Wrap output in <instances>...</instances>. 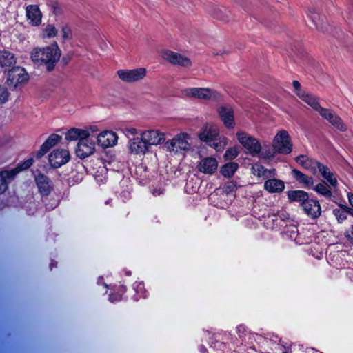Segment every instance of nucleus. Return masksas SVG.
Wrapping results in <instances>:
<instances>
[{
  "mask_svg": "<svg viewBox=\"0 0 353 353\" xmlns=\"http://www.w3.org/2000/svg\"><path fill=\"white\" fill-rule=\"evenodd\" d=\"M61 57V50L57 43L44 48H34L30 54L32 61L38 65H43L52 71Z\"/></svg>",
  "mask_w": 353,
  "mask_h": 353,
  "instance_id": "1",
  "label": "nucleus"
},
{
  "mask_svg": "<svg viewBox=\"0 0 353 353\" xmlns=\"http://www.w3.org/2000/svg\"><path fill=\"white\" fill-rule=\"evenodd\" d=\"M198 136L201 141L206 143L217 152L223 150L228 143L227 138L219 134V127L213 123H206Z\"/></svg>",
  "mask_w": 353,
  "mask_h": 353,
  "instance_id": "2",
  "label": "nucleus"
},
{
  "mask_svg": "<svg viewBox=\"0 0 353 353\" xmlns=\"http://www.w3.org/2000/svg\"><path fill=\"white\" fill-rule=\"evenodd\" d=\"M236 137L248 154L252 157H256L260 154L262 147L257 139L245 132H238Z\"/></svg>",
  "mask_w": 353,
  "mask_h": 353,
  "instance_id": "3",
  "label": "nucleus"
},
{
  "mask_svg": "<svg viewBox=\"0 0 353 353\" xmlns=\"http://www.w3.org/2000/svg\"><path fill=\"white\" fill-rule=\"evenodd\" d=\"M310 106L314 110L317 111L323 118L327 120L333 126L339 130L345 131L346 130V126L343 123L341 119L334 114L331 110L322 108L319 105L317 98L310 105Z\"/></svg>",
  "mask_w": 353,
  "mask_h": 353,
  "instance_id": "4",
  "label": "nucleus"
},
{
  "mask_svg": "<svg viewBox=\"0 0 353 353\" xmlns=\"http://www.w3.org/2000/svg\"><path fill=\"white\" fill-rule=\"evenodd\" d=\"M29 75L23 68L17 66L9 70L7 77V84L13 88L23 86L28 81Z\"/></svg>",
  "mask_w": 353,
  "mask_h": 353,
  "instance_id": "5",
  "label": "nucleus"
},
{
  "mask_svg": "<svg viewBox=\"0 0 353 353\" xmlns=\"http://www.w3.org/2000/svg\"><path fill=\"white\" fill-rule=\"evenodd\" d=\"M117 74L121 81L134 83L145 79L147 75V70L142 67L134 69H121L117 72Z\"/></svg>",
  "mask_w": 353,
  "mask_h": 353,
  "instance_id": "6",
  "label": "nucleus"
},
{
  "mask_svg": "<svg viewBox=\"0 0 353 353\" xmlns=\"http://www.w3.org/2000/svg\"><path fill=\"white\" fill-rule=\"evenodd\" d=\"M182 94L185 97H192L204 100H219L221 95L216 91L204 88H188L183 90Z\"/></svg>",
  "mask_w": 353,
  "mask_h": 353,
  "instance_id": "7",
  "label": "nucleus"
},
{
  "mask_svg": "<svg viewBox=\"0 0 353 353\" xmlns=\"http://www.w3.org/2000/svg\"><path fill=\"white\" fill-rule=\"evenodd\" d=\"M272 146L277 153L290 154L292 150V143L288 132L285 130L279 131L274 138Z\"/></svg>",
  "mask_w": 353,
  "mask_h": 353,
  "instance_id": "8",
  "label": "nucleus"
},
{
  "mask_svg": "<svg viewBox=\"0 0 353 353\" xmlns=\"http://www.w3.org/2000/svg\"><path fill=\"white\" fill-rule=\"evenodd\" d=\"M190 136L188 133H181L177 134L171 141L165 143V147L170 152H182L190 150V143L188 141Z\"/></svg>",
  "mask_w": 353,
  "mask_h": 353,
  "instance_id": "9",
  "label": "nucleus"
},
{
  "mask_svg": "<svg viewBox=\"0 0 353 353\" xmlns=\"http://www.w3.org/2000/svg\"><path fill=\"white\" fill-rule=\"evenodd\" d=\"M139 136L146 143L148 147L158 145L163 143L165 141V134L157 129H149L139 132Z\"/></svg>",
  "mask_w": 353,
  "mask_h": 353,
  "instance_id": "10",
  "label": "nucleus"
},
{
  "mask_svg": "<svg viewBox=\"0 0 353 353\" xmlns=\"http://www.w3.org/2000/svg\"><path fill=\"white\" fill-rule=\"evenodd\" d=\"M95 142L89 137L83 138L78 141L75 152L77 156L81 159H85L92 155L95 151Z\"/></svg>",
  "mask_w": 353,
  "mask_h": 353,
  "instance_id": "11",
  "label": "nucleus"
},
{
  "mask_svg": "<svg viewBox=\"0 0 353 353\" xmlns=\"http://www.w3.org/2000/svg\"><path fill=\"white\" fill-rule=\"evenodd\" d=\"M70 153L65 149H57L49 155V162L53 168H59L70 160Z\"/></svg>",
  "mask_w": 353,
  "mask_h": 353,
  "instance_id": "12",
  "label": "nucleus"
},
{
  "mask_svg": "<svg viewBox=\"0 0 353 353\" xmlns=\"http://www.w3.org/2000/svg\"><path fill=\"white\" fill-rule=\"evenodd\" d=\"M163 57L170 63L184 68H190L192 64V61L188 57L171 50L165 51Z\"/></svg>",
  "mask_w": 353,
  "mask_h": 353,
  "instance_id": "13",
  "label": "nucleus"
},
{
  "mask_svg": "<svg viewBox=\"0 0 353 353\" xmlns=\"http://www.w3.org/2000/svg\"><path fill=\"white\" fill-rule=\"evenodd\" d=\"M97 143L103 148L113 147L117 143L118 137L111 130H105L99 133L97 138Z\"/></svg>",
  "mask_w": 353,
  "mask_h": 353,
  "instance_id": "14",
  "label": "nucleus"
},
{
  "mask_svg": "<svg viewBox=\"0 0 353 353\" xmlns=\"http://www.w3.org/2000/svg\"><path fill=\"white\" fill-rule=\"evenodd\" d=\"M197 169L203 174H213L218 169V161L212 157L203 158L198 163Z\"/></svg>",
  "mask_w": 353,
  "mask_h": 353,
  "instance_id": "15",
  "label": "nucleus"
},
{
  "mask_svg": "<svg viewBox=\"0 0 353 353\" xmlns=\"http://www.w3.org/2000/svg\"><path fill=\"white\" fill-rule=\"evenodd\" d=\"M128 149L132 154H145L149 150L143 137H134L130 139L128 145Z\"/></svg>",
  "mask_w": 353,
  "mask_h": 353,
  "instance_id": "16",
  "label": "nucleus"
},
{
  "mask_svg": "<svg viewBox=\"0 0 353 353\" xmlns=\"http://www.w3.org/2000/svg\"><path fill=\"white\" fill-rule=\"evenodd\" d=\"M26 17L29 23L38 26L41 23L42 14L37 5H29L26 8Z\"/></svg>",
  "mask_w": 353,
  "mask_h": 353,
  "instance_id": "17",
  "label": "nucleus"
},
{
  "mask_svg": "<svg viewBox=\"0 0 353 353\" xmlns=\"http://www.w3.org/2000/svg\"><path fill=\"white\" fill-rule=\"evenodd\" d=\"M302 206L305 214L311 218L316 219L321 214V205L316 200L308 199L302 203Z\"/></svg>",
  "mask_w": 353,
  "mask_h": 353,
  "instance_id": "18",
  "label": "nucleus"
},
{
  "mask_svg": "<svg viewBox=\"0 0 353 353\" xmlns=\"http://www.w3.org/2000/svg\"><path fill=\"white\" fill-rule=\"evenodd\" d=\"M316 168L318 169L321 175L330 183V187L335 188L338 185L337 179L329 168L322 163H315Z\"/></svg>",
  "mask_w": 353,
  "mask_h": 353,
  "instance_id": "19",
  "label": "nucleus"
},
{
  "mask_svg": "<svg viewBox=\"0 0 353 353\" xmlns=\"http://www.w3.org/2000/svg\"><path fill=\"white\" fill-rule=\"evenodd\" d=\"M219 117L228 128H233L234 126V112L230 107H220L218 109Z\"/></svg>",
  "mask_w": 353,
  "mask_h": 353,
  "instance_id": "20",
  "label": "nucleus"
},
{
  "mask_svg": "<svg viewBox=\"0 0 353 353\" xmlns=\"http://www.w3.org/2000/svg\"><path fill=\"white\" fill-rule=\"evenodd\" d=\"M35 181L39 192L42 195H48L52 188L48 177L43 174L35 175Z\"/></svg>",
  "mask_w": 353,
  "mask_h": 353,
  "instance_id": "21",
  "label": "nucleus"
},
{
  "mask_svg": "<svg viewBox=\"0 0 353 353\" xmlns=\"http://www.w3.org/2000/svg\"><path fill=\"white\" fill-rule=\"evenodd\" d=\"M61 139V137L58 134H50L47 140L41 145L37 156L38 157L43 156L51 148L58 143Z\"/></svg>",
  "mask_w": 353,
  "mask_h": 353,
  "instance_id": "22",
  "label": "nucleus"
},
{
  "mask_svg": "<svg viewBox=\"0 0 353 353\" xmlns=\"http://www.w3.org/2000/svg\"><path fill=\"white\" fill-rule=\"evenodd\" d=\"M288 214L284 211H281L278 215L271 214L268 215L265 225L267 228H276L283 226L282 222L288 219Z\"/></svg>",
  "mask_w": 353,
  "mask_h": 353,
  "instance_id": "23",
  "label": "nucleus"
},
{
  "mask_svg": "<svg viewBox=\"0 0 353 353\" xmlns=\"http://www.w3.org/2000/svg\"><path fill=\"white\" fill-rule=\"evenodd\" d=\"M307 17L312 21L314 26L319 30L323 28L326 23V18L321 15L316 9L310 8L307 12Z\"/></svg>",
  "mask_w": 353,
  "mask_h": 353,
  "instance_id": "24",
  "label": "nucleus"
},
{
  "mask_svg": "<svg viewBox=\"0 0 353 353\" xmlns=\"http://www.w3.org/2000/svg\"><path fill=\"white\" fill-rule=\"evenodd\" d=\"M292 85L296 94L299 97V99L305 102L307 105H310L316 99L312 94L301 90V84L298 81H293Z\"/></svg>",
  "mask_w": 353,
  "mask_h": 353,
  "instance_id": "25",
  "label": "nucleus"
},
{
  "mask_svg": "<svg viewBox=\"0 0 353 353\" xmlns=\"http://www.w3.org/2000/svg\"><path fill=\"white\" fill-rule=\"evenodd\" d=\"M33 163V159H28L21 164H19L15 168L10 170H3L1 176L8 177V179H14V176L20 172L29 168Z\"/></svg>",
  "mask_w": 353,
  "mask_h": 353,
  "instance_id": "26",
  "label": "nucleus"
},
{
  "mask_svg": "<svg viewBox=\"0 0 353 353\" xmlns=\"http://www.w3.org/2000/svg\"><path fill=\"white\" fill-rule=\"evenodd\" d=\"M264 188L269 192H281L285 188L284 182L277 179H270L265 181Z\"/></svg>",
  "mask_w": 353,
  "mask_h": 353,
  "instance_id": "27",
  "label": "nucleus"
},
{
  "mask_svg": "<svg viewBox=\"0 0 353 353\" xmlns=\"http://www.w3.org/2000/svg\"><path fill=\"white\" fill-rule=\"evenodd\" d=\"M252 172L254 175L259 177H263L268 179L270 177H274L276 176L275 169H266L263 165L256 163L252 166Z\"/></svg>",
  "mask_w": 353,
  "mask_h": 353,
  "instance_id": "28",
  "label": "nucleus"
},
{
  "mask_svg": "<svg viewBox=\"0 0 353 353\" xmlns=\"http://www.w3.org/2000/svg\"><path fill=\"white\" fill-rule=\"evenodd\" d=\"M16 63V59L9 51H0V68L7 70Z\"/></svg>",
  "mask_w": 353,
  "mask_h": 353,
  "instance_id": "29",
  "label": "nucleus"
},
{
  "mask_svg": "<svg viewBox=\"0 0 353 353\" xmlns=\"http://www.w3.org/2000/svg\"><path fill=\"white\" fill-rule=\"evenodd\" d=\"M83 138H85V132L83 129L72 128L69 129L65 133V139L67 141H78Z\"/></svg>",
  "mask_w": 353,
  "mask_h": 353,
  "instance_id": "30",
  "label": "nucleus"
},
{
  "mask_svg": "<svg viewBox=\"0 0 353 353\" xmlns=\"http://www.w3.org/2000/svg\"><path fill=\"white\" fill-rule=\"evenodd\" d=\"M292 174L294 177L299 183L304 184L307 188H311L313 186L314 181L312 177L309 176L297 170H293Z\"/></svg>",
  "mask_w": 353,
  "mask_h": 353,
  "instance_id": "31",
  "label": "nucleus"
},
{
  "mask_svg": "<svg viewBox=\"0 0 353 353\" xmlns=\"http://www.w3.org/2000/svg\"><path fill=\"white\" fill-rule=\"evenodd\" d=\"M288 196L291 201H300L302 203L308 200L307 194L303 190L289 191Z\"/></svg>",
  "mask_w": 353,
  "mask_h": 353,
  "instance_id": "32",
  "label": "nucleus"
},
{
  "mask_svg": "<svg viewBox=\"0 0 353 353\" xmlns=\"http://www.w3.org/2000/svg\"><path fill=\"white\" fill-rule=\"evenodd\" d=\"M295 160L297 163L307 169L310 168H316L315 163H319L309 158L307 155H299L296 157Z\"/></svg>",
  "mask_w": 353,
  "mask_h": 353,
  "instance_id": "33",
  "label": "nucleus"
},
{
  "mask_svg": "<svg viewBox=\"0 0 353 353\" xmlns=\"http://www.w3.org/2000/svg\"><path fill=\"white\" fill-rule=\"evenodd\" d=\"M239 165L236 163L230 162L223 165L220 172L223 176L225 177H231L234 175Z\"/></svg>",
  "mask_w": 353,
  "mask_h": 353,
  "instance_id": "34",
  "label": "nucleus"
},
{
  "mask_svg": "<svg viewBox=\"0 0 353 353\" xmlns=\"http://www.w3.org/2000/svg\"><path fill=\"white\" fill-rule=\"evenodd\" d=\"M314 190L326 199H331L332 197V192L330 187L324 183H319L314 188Z\"/></svg>",
  "mask_w": 353,
  "mask_h": 353,
  "instance_id": "35",
  "label": "nucleus"
},
{
  "mask_svg": "<svg viewBox=\"0 0 353 353\" xmlns=\"http://www.w3.org/2000/svg\"><path fill=\"white\" fill-rule=\"evenodd\" d=\"M332 213L337 221L340 223H343L344 221L347 219V216L345 215V212L341 208V205L339 208H335L333 210Z\"/></svg>",
  "mask_w": 353,
  "mask_h": 353,
  "instance_id": "36",
  "label": "nucleus"
},
{
  "mask_svg": "<svg viewBox=\"0 0 353 353\" xmlns=\"http://www.w3.org/2000/svg\"><path fill=\"white\" fill-rule=\"evenodd\" d=\"M133 288L139 297H146V291L143 283L135 282L133 285Z\"/></svg>",
  "mask_w": 353,
  "mask_h": 353,
  "instance_id": "37",
  "label": "nucleus"
},
{
  "mask_svg": "<svg viewBox=\"0 0 353 353\" xmlns=\"http://www.w3.org/2000/svg\"><path fill=\"white\" fill-rule=\"evenodd\" d=\"M57 30L52 25H48L43 30V37L47 38L54 37L57 35Z\"/></svg>",
  "mask_w": 353,
  "mask_h": 353,
  "instance_id": "38",
  "label": "nucleus"
},
{
  "mask_svg": "<svg viewBox=\"0 0 353 353\" xmlns=\"http://www.w3.org/2000/svg\"><path fill=\"white\" fill-rule=\"evenodd\" d=\"M126 291V288L123 285H121L119 287V294H111L109 296V300L112 303H114L119 301L121 299V296Z\"/></svg>",
  "mask_w": 353,
  "mask_h": 353,
  "instance_id": "39",
  "label": "nucleus"
},
{
  "mask_svg": "<svg viewBox=\"0 0 353 353\" xmlns=\"http://www.w3.org/2000/svg\"><path fill=\"white\" fill-rule=\"evenodd\" d=\"M239 154V151L236 148H228L225 154L224 157L227 160H232L235 159Z\"/></svg>",
  "mask_w": 353,
  "mask_h": 353,
  "instance_id": "40",
  "label": "nucleus"
},
{
  "mask_svg": "<svg viewBox=\"0 0 353 353\" xmlns=\"http://www.w3.org/2000/svg\"><path fill=\"white\" fill-rule=\"evenodd\" d=\"M276 153H277V152L274 150V148L273 149L268 148L267 150L261 151L260 154L258 156H259L262 159H270L272 157H274V156Z\"/></svg>",
  "mask_w": 353,
  "mask_h": 353,
  "instance_id": "41",
  "label": "nucleus"
},
{
  "mask_svg": "<svg viewBox=\"0 0 353 353\" xmlns=\"http://www.w3.org/2000/svg\"><path fill=\"white\" fill-rule=\"evenodd\" d=\"M3 171L0 172V194L3 193L8 188V181L12 179L1 176Z\"/></svg>",
  "mask_w": 353,
  "mask_h": 353,
  "instance_id": "42",
  "label": "nucleus"
},
{
  "mask_svg": "<svg viewBox=\"0 0 353 353\" xmlns=\"http://www.w3.org/2000/svg\"><path fill=\"white\" fill-rule=\"evenodd\" d=\"M99 130L98 127L94 125H90L85 127L83 131L85 132V137L90 138V136L97 132Z\"/></svg>",
  "mask_w": 353,
  "mask_h": 353,
  "instance_id": "43",
  "label": "nucleus"
},
{
  "mask_svg": "<svg viewBox=\"0 0 353 353\" xmlns=\"http://www.w3.org/2000/svg\"><path fill=\"white\" fill-rule=\"evenodd\" d=\"M8 92L4 86L0 85V103H3L8 100Z\"/></svg>",
  "mask_w": 353,
  "mask_h": 353,
  "instance_id": "44",
  "label": "nucleus"
},
{
  "mask_svg": "<svg viewBox=\"0 0 353 353\" xmlns=\"http://www.w3.org/2000/svg\"><path fill=\"white\" fill-rule=\"evenodd\" d=\"M345 236L350 243L353 244V224L345 230Z\"/></svg>",
  "mask_w": 353,
  "mask_h": 353,
  "instance_id": "45",
  "label": "nucleus"
},
{
  "mask_svg": "<svg viewBox=\"0 0 353 353\" xmlns=\"http://www.w3.org/2000/svg\"><path fill=\"white\" fill-rule=\"evenodd\" d=\"M124 134L129 137V136H135L137 134H139V132H138V130L134 128H125L123 130Z\"/></svg>",
  "mask_w": 353,
  "mask_h": 353,
  "instance_id": "46",
  "label": "nucleus"
},
{
  "mask_svg": "<svg viewBox=\"0 0 353 353\" xmlns=\"http://www.w3.org/2000/svg\"><path fill=\"white\" fill-rule=\"evenodd\" d=\"M61 32H62V36H63V39H68L71 37V34H72L71 30H70V27H68L67 26H63L62 28Z\"/></svg>",
  "mask_w": 353,
  "mask_h": 353,
  "instance_id": "47",
  "label": "nucleus"
},
{
  "mask_svg": "<svg viewBox=\"0 0 353 353\" xmlns=\"http://www.w3.org/2000/svg\"><path fill=\"white\" fill-rule=\"evenodd\" d=\"M236 329L239 337H243V335H245V332H247V329L245 326H244L243 325H238Z\"/></svg>",
  "mask_w": 353,
  "mask_h": 353,
  "instance_id": "48",
  "label": "nucleus"
},
{
  "mask_svg": "<svg viewBox=\"0 0 353 353\" xmlns=\"http://www.w3.org/2000/svg\"><path fill=\"white\" fill-rule=\"evenodd\" d=\"M210 14L216 19H221V10L219 8H214L213 10L210 11Z\"/></svg>",
  "mask_w": 353,
  "mask_h": 353,
  "instance_id": "49",
  "label": "nucleus"
},
{
  "mask_svg": "<svg viewBox=\"0 0 353 353\" xmlns=\"http://www.w3.org/2000/svg\"><path fill=\"white\" fill-rule=\"evenodd\" d=\"M224 189L227 192L233 191L234 189V185L232 183H228L224 186Z\"/></svg>",
  "mask_w": 353,
  "mask_h": 353,
  "instance_id": "50",
  "label": "nucleus"
},
{
  "mask_svg": "<svg viewBox=\"0 0 353 353\" xmlns=\"http://www.w3.org/2000/svg\"><path fill=\"white\" fill-rule=\"evenodd\" d=\"M290 228V233H291L290 237L291 238L295 237V235L296 234V233L298 232L296 227L294 225H292Z\"/></svg>",
  "mask_w": 353,
  "mask_h": 353,
  "instance_id": "51",
  "label": "nucleus"
},
{
  "mask_svg": "<svg viewBox=\"0 0 353 353\" xmlns=\"http://www.w3.org/2000/svg\"><path fill=\"white\" fill-rule=\"evenodd\" d=\"M95 179L97 182L101 183H105L106 181V178L105 176L100 177V176H99V175L95 176Z\"/></svg>",
  "mask_w": 353,
  "mask_h": 353,
  "instance_id": "52",
  "label": "nucleus"
},
{
  "mask_svg": "<svg viewBox=\"0 0 353 353\" xmlns=\"http://www.w3.org/2000/svg\"><path fill=\"white\" fill-rule=\"evenodd\" d=\"M341 208H343V210H345V215H346V216H347V214H350V211L352 210V208H350V207H348V206H347V205H341Z\"/></svg>",
  "mask_w": 353,
  "mask_h": 353,
  "instance_id": "53",
  "label": "nucleus"
},
{
  "mask_svg": "<svg viewBox=\"0 0 353 353\" xmlns=\"http://www.w3.org/2000/svg\"><path fill=\"white\" fill-rule=\"evenodd\" d=\"M341 208H343V210H345V215H346V216H347V214H350V211L352 210V208H350V207H348V206H347V205H341Z\"/></svg>",
  "mask_w": 353,
  "mask_h": 353,
  "instance_id": "54",
  "label": "nucleus"
},
{
  "mask_svg": "<svg viewBox=\"0 0 353 353\" xmlns=\"http://www.w3.org/2000/svg\"><path fill=\"white\" fill-rule=\"evenodd\" d=\"M347 198H348V201H349L350 204L353 208V194L347 193Z\"/></svg>",
  "mask_w": 353,
  "mask_h": 353,
  "instance_id": "55",
  "label": "nucleus"
},
{
  "mask_svg": "<svg viewBox=\"0 0 353 353\" xmlns=\"http://www.w3.org/2000/svg\"><path fill=\"white\" fill-rule=\"evenodd\" d=\"M199 351L201 353H207V352H208L207 349L203 345H201L199 347Z\"/></svg>",
  "mask_w": 353,
  "mask_h": 353,
  "instance_id": "56",
  "label": "nucleus"
},
{
  "mask_svg": "<svg viewBox=\"0 0 353 353\" xmlns=\"http://www.w3.org/2000/svg\"><path fill=\"white\" fill-rule=\"evenodd\" d=\"M152 193L154 195L157 196V195H160L162 193V192L160 190H159V191L153 190Z\"/></svg>",
  "mask_w": 353,
  "mask_h": 353,
  "instance_id": "57",
  "label": "nucleus"
},
{
  "mask_svg": "<svg viewBox=\"0 0 353 353\" xmlns=\"http://www.w3.org/2000/svg\"><path fill=\"white\" fill-rule=\"evenodd\" d=\"M350 215L353 216V208H352V210L350 211Z\"/></svg>",
  "mask_w": 353,
  "mask_h": 353,
  "instance_id": "58",
  "label": "nucleus"
},
{
  "mask_svg": "<svg viewBox=\"0 0 353 353\" xmlns=\"http://www.w3.org/2000/svg\"><path fill=\"white\" fill-rule=\"evenodd\" d=\"M126 274H127L128 276H130V275L131 274V272H126Z\"/></svg>",
  "mask_w": 353,
  "mask_h": 353,
  "instance_id": "59",
  "label": "nucleus"
}]
</instances>
